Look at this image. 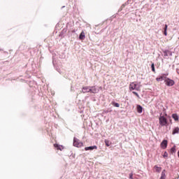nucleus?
Returning a JSON list of instances; mask_svg holds the SVG:
<instances>
[{
	"label": "nucleus",
	"instance_id": "nucleus-32",
	"mask_svg": "<svg viewBox=\"0 0 179 179\" xmlns=\"http://www.w3.org/2000/svg\"><path fill=\"white\" fill-rule=\"evenodd\" d=\"M62 8H65V6H63Z\"/></svg>",
	"mask_w": 179,
	"mask_h": 179
},
{
	"label": "nucleus",
	"instance_id": "nucleus-7",
	"mask_svg": "<svg viewBox=\"0 0 179 179\" xmlns=\"http://www.w3.org/2000/svg\"><path fill=\"white\" fill-rule=\"evenodd\" d=\"M97 150V146L96 145H92V146H89V147H85V150Z\"/></svg>",
	"mask_w": 179,
	"mask_h": 179
},
{
	"label": "nucleus",
	"instance_id": "nucleus-8",
	"mask_svg": "<svg viewBox=\"0 0 179 179\" xmlns=\"http://www.w3.org/2000/svg\"><path fill=\"white\" fill-rule=\"evenodd\" d=\"M167 140H163L161 143V148H162V149H166L167 148Z\"/></svg>",
	"mask_w": 179,
	"mask_h": 179
},
{
	"label": "nucleus",
	"instance_id": "nucleus-13",
	"mask_svg": "<svg viewBox=\"0 0 179 179\" xmlns=\"http://www.w3.org/2000/svg\"><path fill=\"white\" fill-rule=\"evenodd\" d=\"M176 134H179V127H175L172 131V135H176Z\"/></svg>",
	"mask_w": 179,
	"mask_h": 179
},
{
	"label": "nucleus",
	"instance_id": "nucleus-4",
	"mask_svg": "<svg viewBox=\"0 0 179 179\" xmlns=\"http://www.w3.org/2000/svg\"><path fill=\"white\" fill-rule=\"evenodd\" d=\"M164 83H165V85L166 86H169V87H171V86H174V85L176 84V82H174L172 79H170L167 77L164 80Z\"/></svg>",
	"mask_w": 179,
	"mask_h": 179
},
{
	"label": "nucleus",
	"instance_id": "nucleus-18",
	"mask_svg": "<svg viewBox=\"0 0 179 179\" xmlns=\"http://www.w3.org/2000/svg\"><path fill=\"white\" fill-rule=\"evenodd\" d=\"M112 106H113V107H120V103L115 102V101H113L112 102Z\"/></svg>",
	"mask_w": 179,
	"mask_h": 179
},
{
	"label": "nucleus",
	"instance_id": "nucleus-14",
	"mask_svg": "<svg viewBox=\"0 0 179 179\" xmlns=\"http://www.w3.org/2000/svg\"><path fill=\"white\" fill-rule=\"evenodd\" d=\"M172 118L174 119V121H178L179 120L178 115H177V113L172 114Z\"/></svg>",
	"mask_w": 179,
	"mask_h": 179
},
{
	"label": "nucleus",
	"instance_id": "nucleus-19",
	"mask_svg": "<svg viewBox=\"0 0 179 179\" xmlns=\"http://www.w3.org/2000/svg\"><path fill=\"white\" fill-rule=\"evenodd\" d=\"M105 145L107 147L110 146L111 142L110 141H108V140H105Z\"/></svg>",
	"mask_w": 179,
	"mask_h": 179
},
{
	"label": "nucleus",
	"instance_id": "nucleus-25",
	"mask_svg": "<svg viewBox=\"0 0 179 179\" xmlns=\"http://www.w3.org/2000/svg\"><path fill=\"white\" fill-rule=\"evenodd\" d=\"M108 113H110V111H108V110H103V113L104 114H108Z\"/></svg>",
	"mask_w": 179,
	"mask_h": 179
},
{
	"label": "nucleus",
	"instance_id": "nucleus-24",
	"mask_svg": "<svg viewBox=\"0 0 179 179\" xmlns=\"http://www.w3.org/2000/svg\"><path fill=\"white\" fill-rule=\"evenodd\" d=\"M133 94H135V96H136V97H138L139 98V94H138V92L134 91L132 92Z\"/></svg>",
	"mask_w": 179,
	"mask_h": 179
},
{
	"label": "nucleus",
	"instance_id": "nucleus-6",
	"mask_svg": "<svg viewBox=\"0 0 179 179\" xmlns=\"http://www.w3.org/2000/svg\"><path fill=\"white\" fill-rule=\"evenodd\" d=\"M172 57L173 56V52L170 51L169 50H164V57Z\"/></svg>",
	"mask_w": 179,
	"mask_h": 179
},
{
	"label": "nucleus",
	"instance_id": "nucleus-22",
	"mask_svg": "<svg viewBox=\"0 0 179 179\" xmlns=\"http://www.w3.org/2000/svg\"><path fill=\"white\" fill-rule=\"evenodd\" d=\"M126 6H127V3L124 4H122L121 8L119 9V12H121V10H122V8H125Z\"/></svg>",
	"mask_w": 179,
	"mask_h": 179
},
{
	"label": "nucleus",
	"instance_id": "nucleus-12",
	"mask_svg": "<svg viewBox=\"0 0 179 179\" xmlns=\"http://www.w3.org/2000/svg\"><path fill=\"white\" fill-rule=\"evenodd\" d=\"M55 148L57 150H62L64 149V146L59 145V144H54Z\"/></svg>",
	"mask_w": 179,
	"mask_h": 179
},
{
	"label": "nucleus",
	"instance_id": "nucleus-21",
	"mask_svg": "<svg viewBox=\"0 0 179 179\" xmlns=\"http://www.w3.org/2000/svg\"><path fill=\"white\" fill-rule=\"evenodd\" d=\"M151 69L152 72H156V69H155V63H152Z\"/></svg>",
	"mask_w": 179,
	"mask_h": 179
},
{
	"label": "nucleus",
	"instance_id": "nucleus-1",
	"mask_svg": "<svg viewBox=\"0 0 179 179\" xmlns=\"http://www.w3.org/2000/svg\"><path fill=\"white\" fill-rule=\"evenodd\" d=\"M99 92V88L96 86H85L83 87L82 93H92L93 94H96Z\"/></svg>",
	"mask_w": 179,
	"mask_h": 179
},
{
	"label": "nucleus",
	"instance_id": "nucleus-33",
	"mask_svg": "<svg viewBox=\"0 0 179 179\" xmlns=\"http://www.w3.org/2000/svg\"><path fill=\"white\" fill-rule=\"evenodd\" d=\"M6 52V54H8V52Z\"/></svg>",
	"mask_w": 179,
	"mask_h": 179
},
{
	"label": "nucleus",
	"instance_id": "nucleus-3",
	"mask_svg": "<svg viewBox=\"0 0 179 179\" xmlns=\"http://www.w3.org/2000/svg\"><path fill=\"white\" fill-rule=\"evenodd\" d=\"M73 146L76 148H81V146H83V143L80 142L79 139L76 137L73 138Z\"/></svg>",
	"mask_w": 179,
	"mask_h": 179
},
{
	"label": "nucleus",
	"instance_id": "nucleus-15",
	"mask_svg": "<svg viewBox=\"0 0 179 179\" xmlns=\"http://www.w3.org/2000/svg\"><path fill=\"white\" fill-rule=\"evenodd\" d=\"M154 169H155V170L156 171L157 173H160V171H162V167L158 166L157 165H155L154 166Z\"/></svg>",
	"mask_w": 179,
	"mask_h": 179
},
{
	"label": "nucleus",
	"instance_id": "nucleus-26",
	"mask_svg": "<svg viewBox=\"0 0 179 179\" xmlns=\"http://www.w3.org/2000/svg\"><path fill=\"white\" fill-rule=\"evenodd\" d=\"M129 178H130V179H134L132 173H130V174H129Z\"/></svg>",
	"mask_w": 179,
	"mask_h": 179
},
{
	"label": "nucleus",
	"instance_id": "nucleus-11",
	"mask_svg": "<svg viewBox=\"0 0 179 179\" xmlns=\"http://www.w3.org/2000/svg\"><path fill=\"white\" fill-rule=\"evenodd\" d=\"M166 78L164 76H161L160 77H157L156 78L157 82H162V80H166Z\"/></svg>",
	"mask_w": 179,
	"mask_h": 179
},
{
	"label": "nucleus",
	"instance_id": "nucleus-17",
	"mask_svg": "<svg viewBox=\"0 0 179 179\" xmlns=\"http://www.w3.org/2000/svg\"><path fill=\"white\" fill-rule=\"evenodd\" d=\"M167 24H165L164 27V36H167Z\"/></svg>",
	"mask_w": 179,
	"mask_h": 179
},
{
	"label": "nucleus",
	"instance_id": "nucleus-31",
	"mask_svg": "<svg viewBox=\"0 0 179 179\" xmlns=\"http://www.w3.org/2000/svg\"><path fill=\"white\" fill-rule=\"evenodd\" d=\"M0 51H2V49H0Z\"/></svg>",
	"mask_w": 179,
	"mask_h": 179
},
{
	"label": "nucleus",
	"instance_id": "nucleus-16",
	"mask_svg": "<svg viewBox=\"0 0 179 179\" xmlns=\"http://www.w3.org/2000/svg\"><path fill=\"white\" fill-rule=\"evenodd\" d=\"M159 179H166V170L162 172L161 177Z\"/></svg>",
	"mask_w": 179,
	"mask_h": 179
},
{
	"label": "nucleus",
	"instance_id": "nucleus-20",
	"mask_svg": "<svg viewBox=\"0 0 179 179\" xmlns=\"http://www.w3.org/2000/svg\"><path fill=\"white\" fill-rule=\"evenodd\" d=\"M176 145H173L171 148V153H176Z\"/></svg>",
	"mask_w": 179,
	"mask_h": 179
},
{
	"label": "nucleus",
	"instance_id": "nucleus-10",
	"mask_svg": "<svg viewBox=\"0 0 179 179\" xmlns=\"http://www.w3.org/2000/svg\"><path fill=\"white\" fill-rule=\"evenodd\" d=\"M85 38H86V34L83 31L79 35V40H85Z\"/></svg>",
	"mask_w": 179,
	"mask_h": 179
},
{
	"label": "nucleus",
	"instance_id": "nucleus-30",
	"mask_svg": "<svg viewBox=\"0 0 179 179\" xmlns=\"http://www.w3.org/2000/svg\"><path fill=\"white\" fill-rule=\"evenodd\" d=\"M63 31H65V32H66V30L65 29H63Z\"/></svg>",
	"mask_w": 179,
	"mask_h": 179
},
{
	"label": "nucleus",
	"instance_id": "nucleus-5",
	"mask_svg": "<svg viewBox=\"0 0 179 179\" xmlns=\"http://www.w3.org/2000/svg\"><path fill=\"white\" fill-rule=\"evenodd\" d=\"M129 89L130 90H139L140 87H138V84L136 83V82L134 83H131L129 85Z\"/></svg>",
	"mask_w": 179,
	"mask_h": 179
},
{
	"label": "nucleus",
	"instance_id": "nucleus-27",
	"mask_svg": "<svg viewBox=\"0 0 179 179\" xmlns=\"http://www.w3.org/2000/svg\"><path fill=\"white\" fill-rule=\"evenodd\" d=\"M162 76H164L165 78H167V76H169V73H165V74H163Z\"/></svg>",
	"mask_w": 179,
	"mask_h": 179
},
{
	"label": "nucleus",
	"instance_id": "nucleus-28",
	"mask_svg": "<svg viewBox=\"0 0 179 179\" xmlns=\"http://www.w3.org/2000/svg\"><path fill=\"white\" fill-rule=\"evenodd\" d=\"M56 70L57 71V72H59V73H60V74L62 73L61 72V70H60L59 69H57Z\"/></svg>",
	"mask_w": 179,
	"mask_h": 179
},
{
	"label": "nucleus",
	"instance_id": "nucleus-29",
	"mask_svg": "<svg viewBox=\"0 0 179 179\" xmlns=\"http://www.w3.org/2000/svg\"><path fill=\"white\" fill-rule=\"evenodd\" d=\"M52 64H53L54 66H55V63H54V60L52 61Z\"/></svg>",
	"mask_w": 179,
	"mask_h": 179
},
{
	"label": "nucleus",
	"instance_id": "nucleus-2",
	"mask_svg": "<svg viewBox=\"0 0 179 179\" xmlns=\"http://www.w3.org/2000/svg\"><path fill=\"white\" fill-rule=\"evenodd\" d=\"M159 124L160 127H169V120L163 115V113H160L159 117Z\"/></svg>",
	"mask_w": 179,
	"mask_h": 179
},
{
	"label": "nucleus",
	"instance_id": "nucleus-9",
	"mask_svg": "<svg viewBox=\"0 0 179 179\" xmlns=\"http://www.w3.org/2000/svg\"><path fill=\"white\" fill-rule=\"evenodd\" d=\"M136 108L137 113H138V114H142V113L143 112V107H142V106L141 105H137Z\"/></svg>",
	"mask_w": 179,
	"mask_h": 179
},
{
	"label": "nucleus",
	"instance_id": "nucleus-34",
	"mask_svg": "<svg viewBox=\"0 0 179 179\" xmlns=\"http://www.w3.org/2000/svg\"><path fill=\"white\" fill-rule=\"evenodd\" d=\"M128 1H129V0H128Z\"/></svg>",
	"mask_w": 179,
	"mask_h": 179
},
{
	"label": "nucleus",
	"instance_id": "nucleus-23",
	"mask_svg": "<svg viewBox=\"0 0 179 179\" xmlns=\"http://www.w3.org/2000/svg\"><path fill=\"white\" fill-rule=\"evenodd\" d=\"M163 157H164V158L169 157V153H167L166 151H165V152H164Z\"/></svg>",
	"mask_w": 179,
	"mask_h": 179
}]
</instances>
